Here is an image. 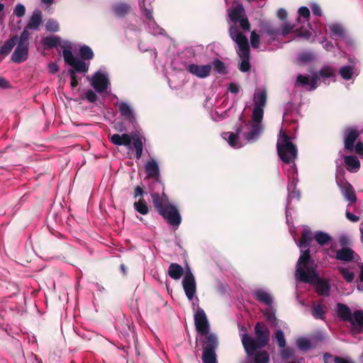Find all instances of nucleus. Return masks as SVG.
<instances>
[{"mask_svg": "<svg viewBox=\"0 0 363 363\" xmlns=\"http://www.w3.org/2000/svg\"><path fill=\"white\" fill-rule=\"evenodd\" d=\"M254 101L252 120L247 123L243 118V112H241L235 126V133H231L228 137V145L234 148H240L247 143H255L263 132L264 108L267 103L266 90L259 89L255 94Z\"/></svg>", "mask_w": 363, "mask_h": 363, "instance_id": "f257e3e1", "label": "nucleus"}, {"mask_svg": "<svg viewBox=\"0 0 363 363\" xmlns=\"http://www.w3.org/2000/svg\"><path fill=\"white\" fill-rule=\"evenodd\" d=\"M277 153L280 159L286 164H291L287 170L289 184L287 186L288 194L285 206L286 221L288 225L292 223L291 216L289 214V206L292 199H300V192L296 187L298 182V170L294 163L297 157V148L290 141V138L285 133L282 128L279 131V138L277 143Z\"/></svg>", "mask_w": 363, "mask_h": 363, "instance_id": "f03ea898", "label": "nucleus"}, {"mask_svg": "<svg viewBox=\"0 0 363 363\" xmlns=\"http://www.w3.org/2000/svg\"><path fill=\"white\" fill-rule=\"evenodd\" d=\"M296 280L315 286V290L320 296H328L330 294V285L328 280L319 277L314 262L303 266H296Z\"/></svg>", "mask_w": 363, "mask_h": 363, "instance_id": "7ed1b4c3", "label": "nucleus"}, {"mask_svg": "<svg viewBox=\"0 0 363 363\" xmlns=\"http://www.w3.org/2000/svg\"><path fill=\"white\" fill-rule=\"evenodd\" d=\"M281 35L279 30L271 24L264 26V32L259 35L255 30H252L250 34V45L254 49H259L262 47V51L274 50V47L271 46L272 43L279 42Z\"/></svg>", "mask_w": 363, "mask_h": 363, "instance_id": "20e7f679", "label": "nucleus"}, {"mask_svg": "<svg viewBox=\"0 0 363 363\" xmlns=\"http://www.w3.org/2000/svg\"><path fill=\"white\" fill-rule=\"evenodd\" d=\"M230 38L235 43V50L240 57V69L243 72H248L251 68L250 62V50L247 37L235 28L230 29Z\"/></svg>", "mask_w": 363, "mask_h": 363, "instance_id": "39448f33", "label": "nucleus"}, {"mask_svg": "<svg viewBox=\"0 0 363 363\" xmlns=\"http://www.w3.org/2000/svg\"><path fill=\"white\" fill-rule=\"evenodd\" d=\"M228 18L233 23L229 28L230 35L231 28H235L242 33L250 31V23L242 3L233 2L231 8L228 9Z\"/></svg>", "mask_w": 363, "mask_h": 363, "instance_id": "423d86ee", "label": "nucleus"}, {"mask_svg": "<svg viewBox=\"0 0 363 363\" xmlns=\"http://www.w3.org/2000/svg\"><path fill=\"white\" fill-rule=\"evenodd\" d=\"M154 208L166 221L174 229H177L182 223V216L178 208L173 204L164 206L162 205L158 196L154 199Z\"/></svg>", "mask_w": 363, "mask_h": 363, "instance_id": "0eeeda50", "label": "nucleus"}, {"mask_svg": "<svg viewBox=\"0 0 363 363\" xmlns=\"http://www.w3.org/2000/svg\"><path fill=\"white\" fill-rule=\"evenodd\" d=\"M312 241V232L309 227L304 226L301 239L296 242L301 249V255L296 262V266L311 264L313 262L311 257L310 245Z\"/></svg>", "mask_w": 363, "mask_h": 363, "instance_id": "6e6552de", "label": "nucleus"}, {"mask_svg": "<svg viewBox=\"0 0 363 363\" xmlns=\"http://www.w3.org/2000/svg\"><path fill=\"white\" fill-rule=\"evenodd\" d=\"M330 37L335 41L336 46L341 49L343 43L347 47H352L353 41L348 35L344 27L337 23L329 26Z\"/></svg>", "mask_w": 363, "mask_h": 363, "instance_id": "1a4fd4ad", "label": "nucleus"}, {"mask_svg": "<svg viewBox=\"0 0 363 363\" xmlns=\"http://www.w3.org/2000/svg\"><path fill=\"white\" fill-rule=\"evenodd\" d=\"M62 55L66 64L72 67L70 69L74 70V73L87 72L89 65L82 60L75 57L69 48H65L62 51Z\"/></svg>", "mask_w": 363, "mask_h": 363, "instance_id": "9d476101", "label": "nucleus"}, {"mask_svg": "<svg viewBox=\"0 0 363 363\" xmlns=\"http://www.w3.org/2000/svg\"><path fill=\"white\" fill-rule=\"evenodd\" d=\"M194 323L198 333L206 334L210 331V325L203 308L197 307L194 315Z\"/></svg>", "mask_w": 363, "mask_h": 363, "instance_id": "9b49d317", "label": "nucleus"}, {"mask_svg": "<svg viewBox=\"0 0 363 363\" xmlns=\"http://www.w3.org/2000/svg\"><path fill=\"white\" fill-rule=\"evenodd\" d=\"M336 182L343 196L349 202L348 206L356 203L357 196L352 186L345 181L344 178H340L337 175L336 176Z\"/></svg>", "mask_w": 363, "mask_h": 363, "instance_id": "f8f14e48", "label": "nucleus"}, {"mask_svg": "<svg viewBox=\"0 0 363 363\" xmlns=\"http://www.w3.org/2000/svg\"><path fill=\"white\" fill-rule=\"evenodd\" d=\"M318 76L317 72H312L311 75L298 74L296 84L298 86L308 91H313L317 88Z\"/></svg>", "mask_w": 363, "mask_h": 363, "instance_id": "ddd939ff", "label": "nucleus"}, {"mask_svg": "<svg viewBox=\"0 0 363 363\" xmlns=\"http://www.w3.org/2000/svg\"><path fill=\"white\" fill-rule=\"evenodd\" d=\"M145 191L143 189L137 186L134 190L133 197L134 199L139 198L138 201H135L133 204L135 210L142 215H147L149 213V208L143 196Z\"/></svg>", "mask_w": 363, "mask_h": 363, "instance_id": "4468645a", "label": "nucleus"}, {"mask_svg": "<svg viewBox=\"0 0 363 363\" xmlns=\"http://www.w3.org/2000/svg\"><path fill=\"white\" fill-rule=\"evenodd\" d=\"M109 84V79L106 74L97 72L92 77L91 85L99 94L105 91Z\"/></svg>", "mask_w": 363, "mask_h": 363, "instance_id": "2eb2a0df", "label": "nucleus"}, {"mask_svg": "<svg viewBox=\"0 0 363 363\" xmlns=\"http://www.w3.org/2000/svg\"><path fill=\"white\" fill-rule=\"evenodd\" d=\"M182 285L187 298L191 301L195 296L196 286L194 277L191 272L186 274L182 281Z\"/></svg>", "mask_w": 363, "mask_h": 363, "instance_id": "dca6fc26", "label": "nucleus"}, {"mask_svg": "<svg viewBox=\"0 0 363 363\" xmlns=\"http://www.w3.org/2000/svg\"><path fill=\"white\" fill-rule=\"evenodd\" d=\"M16 45L17 46L11 57V60L15 63L20 64L28 59L29 45L20 43H16Z\"/></svg>", "mask_w": 363, "mask_h": 363, "instance_id": "f3484780", "label": "nucleus"}, {"mask_svg": "<svg viewBox=\"0 0 363 363\" xmlns=\"http://www.w3.org/2000/svg\"><path fill=\"white\" fill-rule=\"evenodd\" d=\"M252 296L258 302L269 308L272 307L273 297L267 290L262 288L255 289L252 292Z\"/></svg>", "mask_w": 363, "mask_h": 363, "instance_id": "a211bd4d", "label": "nucleus"}, {"mask_svg": "<svg viewBox=\"0 0 363 363\" xmlns=\"http://www.w3.org/2000/svg\"><path fill=\"white\" fill-rule=\"evenodd\" d=\"M212 66L211 65H198L195 64L189 65L186 70L199 78H205L208 77L211 71Z\"/></svg>", "mask_w": 363, "mask_h": 363, "instance_id": "6ab92c4d", "label": "nucleus"}, {"mask_svg": "<svg viewBox=\"0 0 363 363\" xmlns=\"http://www.w3.org/2000/svg\"><path fill=\"white\" fill-rule=\"evenodd\" d=\"M200 340H201L203 350L208 349L216 350L218 347V338L215 334L210 333V331L206 334H201Z\"/></svg>", "mask_w": 363, "mask_h": 363, "instance_id": "aec40b11", "label": "nucleus"}, {"mask_svg": "<svg viewBox=\"0 0 363 363\" xmlns=\"http://www.w3.org/2000/svg\"><path fill=\"white\" fill-rule=\"evenodd\" d=\"M349 322L352 325V330L354 333L363 332V311H355Z\"/></svg>", "mask_w": 363, "mask_h": 363, "instance_id": "412c9836", "label": "nucleus"}, {"mask_svg": "<svg viewBox=\"0 0 363 363\" xmlns=\"http://www.w3.org/2000/svg\"><path fill=\"white\" fill-rule=\"evenodd\" d=\"M359 136V133L357 130L352 128H347L344 138L345 148L347 150L352 151L354 149V143Z\"/></svg>", "mask_w": 363, "mask_h": 363, "instance_id": "4be33fe9", "label": "nucleus"}, {"mask_svg": "<svg viewBox=\"0 0 363 363\" xmlns=\"http://www.w3.org/2000/svg\"><path fill=\"white\" fill-rule=\"evenodd\" d=\"M352 65L342 66L340 69V74L341 77L345 80H350L353 77L358 76L359 72L355 67L356 61H352Z\"/></svg>", "mask_w": 363, "mask_h": 363, "instance_id": "5701e85b", "label": "nucleus"}, {"mask_svg": "<svg viewBox=\"0 0 363 363\" xmlns=\"http://www.w3.org/2000/svg\"><path fill=\"white\" fill-rule=\"evenodd\" d=\"M336 69L330 65H324L319 71L320 76L325 84H329L330 81L335 82L336 79Z\"/></svg>", "mask_w": 363, "mask_h": 363, "instance_id": "b1692460", "label": "nucleus"}, {"mask_svg": "<svg viewBox=\"0 0 363 363\" xmlns=\"http://www.w3.org/2000/svg\"><path fill=\"white\" fill-rule=\"evenodd\" d=\"M17 40L18 35H15L6 40L4 44H0V56H1L0 62L11 52L12 49L17 43Z\"/></svg>", "mask_w": 363, "mask_h": 363, "instance_id": "393cba45", "label": "nucleus"}, {"mask_svg": "<svg viewBox=\"0 0 363 363\" xmlns=\"http://www.w3.org/2000/svg\"><path fill=\"white\" fill-rule=\"evenodd\" d=\"M132 138L133 135L131 136L127 133L122 135L116 133L111 136L110 141L115 145L129 147L132 143Z\"/></svg>", "mask_w": 363, "mask_h": 363, "instance_id": "a878e982", "label": "nucleus"}, {"mask_svg": "<svg viewBox=\"0 0 363 363\" xmlns=\"http://www.w3.org/2000/svg\"><path fill=\"white\" fill-rule=\"evenodd\" d=\"M145 169L148 178L155 179L156 183L159 182L160 170L155 160L148 161L145 165Z\"/></svg>", "mask_w": 363, "mask_h": 363, "instance_id": "bb28decb", "label": "nucleus"}, {"mask_svg": "<svg viewBox=\"0 0 363 363\" xmlns=\"http://www.w3.org/2000/svg\"><path fill=\"white\" fill-rule=\"evenodd\" d=\"M41 44L45 50L57 48L61 45V38L58 35H50L43 38Z\"/></svg>", "mask_w": 363, "mask_h": 363, "instance_id": "cd10ccee", "label": "nucleus"}, {"mask_svg": "<svg viewBox=\"0 0 363 363\" xmlns=\"http://www.w3.org/2000/svg\"><path fill=\"white\" fill-rule=\"evenodd\" d=\"M119 111L123 117L130 123L135 120L132 108L125 102H121L118 104Z\"/></svg>", "mask_w": 363, "mask_h": 363, "instance_id": "c85d7f7f", "label": "nucleus"}, {"mask_svg": "<svg viewBox=\"0 0 363 363\" xmlns=\"http://www.w3.org/2000/svg\"><path fill=\"white\" fill-rule=\"evenodd\" d=\"M344 162L347 166V169L350 172H357L360 168V162L355 156L346 155Z\"/></svg>", "mask_w": 363, "mask_h": 363, "instance_id": "c756f323", "label": "nucleus"}, {"mask_svg": "<svg viewBox=\"0 0 363 363\" xmlns=\"http://www.w3.org/2000/svg\"><path fill=\"white\" fill-rule=\"evenodd\" d=\"M337 314L344 321H350L352 317L350 308L345 304L338 303L337 304Z\"/></svg>", "mask_w": 363, "mask_h": 363, "instance_id": "7c9ffc66", "label": "nucleus"}, {"mask_svg": "<svg viewBox=\"0 0 363 363\" xmlns=\"http://www.w3.org/2000/svg\"><path fill=\"white\" fill-rule=\"evenodd\" d=\"M43 20L41 12L40 11H34L26 26L27 28L38 30Z\"/></svg>", "mask_w": 363, "mask_h": 363, "instance_id": "2f4dec72", "label": "nucleus"}, {"mask_svg": "<svg viewBox=\"0 0 363 363\" xmlns=\"http://www.w3.org/2000/svg\"><path fill=\"white\" fill-rule=\"evenodd\" d=\"M130 6L126 3H117L114 4L112 7V10L114 14L118 17H124L126 14H128L130 11Z\"/></svg>", "mask_w": 363, "mask_h": 363, "instance_id": "473e14b6", "label": "nucleus"}, {"mask_svg": "<svg viewBox=\"0 0 363 363\" xmlns=\"http://www.w3.org/2000/svg\"><path fill=\"white\" fill-rule=\"evenodd\" d=\"M354 252L350 248H342L339 250L335 255V258L338 260L350 262L354 258Z\"/></svg>", "mask_w": 363, "mask_h": 363, "instance_id": "72a5a7b5", "label": "nucleus"}, {"mask_svg": "<svg viewBox=\"0 0 363 363\" xmlns=\"http://www.w3.org/2000/svg\"><path fill=\"white\" fill-rule=\"evenodd\" d=\"M184 274V269L181 265L177 263H172L169 266L168 275L174 280L179 279Z\"/></svg>", "mask_w": 363, "mask_h": 363, "instance_id": "f704fd0d", "label": "nucleus"}, {"mask_svg": "<svg viewBox=\"0 0 363 363\" xmlns=\"http://www.w3.org/2000/svg\"><path fill=\"white\" fill-rule=\"evenodd\" d=\"M133 145L135 150V158L137 160L140 159L143 150V143L142 138L137 134L133 135Z\"/></svg>", "mask_w": 363, "mask_h": 363, "instance_id": "c9c22d12", "label": "nucleus"}, {"mask_svg": "<svg viewBox=\"0 0 363 363\" xmlns=\"http://www.w3.org/2000/svg\"><path fill=\"white\" fill-rule=\"evenodd\" d=\"M79 54L83 60H90L94 58V54L91 48L86 45L81 46L79 49Z\"/></svg>", "mask_w": 363, "mask_h": 363, "instance_id": "e433bc0d", "label": "nucleus"}, {"mask_svg": "<svg viewBox=\"0 0 363 363\" xmlns=\"http://www.w3.org/2000/svg\"><path fill=\"white\" fill-rule=\"evenodd\" d=\"M314 238L318 244L320 245H324L330 241L331 236L323 231H315Z\"/></svg>", "mask_w": 363, "mask_h": 363, "instance_id": "4c0bfd02", "label": "nucleus"}, {"mask_svg": "<svg viewBox=\"0 0 363 363\" xmlns=\"http://www.w3.org/2000/svg\"><path fill=\"white\" fill-rule=\"evenodd\" d=\"M202 361L203 363H216V350L209 349L203 350Z\"/></svg>", "mask_w": 363, "mask_h": 363, "instance_id": "58836bf2", "label": "nucleus"}, {"mask_svg": "<svg viewBox=\"0 0 363 363\" xmlns=\"http://www.w3.org/2000/svg\"><path fill=\"white\" fill-rule=\"evenodd\" d=\"M272 338L277 342L279 347H284L286 346V337L284 332L281 329H277L275 331Z\"/></svg>", "mask_w": 363, "mask_h": 363, "instance_id": "ea45409f", "label": "nucleus"}, {"mask_svg": "<svg viewBox=\"0 0 363 363\" xmlns=\"http://www.w3.org/2000/svg\"><path fill=\"white\" fill-rule=\"evenodd\" d=\"M338 270L347 282L350 283L353 281L354 279V274L353 272L345 267H339Z\"/></svg>", "mask_w": 363, "mask_h": 363, "instance_id": "a19ab883", "label": "nucleus"}, {"mask_svg": "<svg viewBox=\"0 0 363 363\" xmlns=\"http://www.w3.org/2000/svg\"><path fill=\"white\" fill-rule=\"evenodd\" d=\"M299 17L298 18V21H300L302 18L303 23H308L310 17V11L306 6H301L298 9V11Z\"/></svg>", "mask_w": 363, "mask_h": 363, "instance_id": "79ce46f5", "label": "nucleus"}, {"mask_svg": "<svg viewBox=\"0 0 363 363\" xmlns=\"http://www.w3.org/2000/svg\"><path fill=\"white\" fill-rule=\"evenodd\" d=\"M30 28H27L26 26L21 33L20 37L18 36L17 43L29 45V38L30 35V32L28 31Z\"/></svg>", "mask_w": 363, "mask_h": 363, "instance_id": "37998d69", "label": "nucleus"}, {"mask_svg": "<svg viewBox=\"0 0 363 363\" xmlns=\"http://www.w3.org/2000/svg\"><path fill=\"white\" fill-rule=\"evenodd\" d=\"M297 347L303 351H307L311 348V342L306 337H299L296 341Z\"/></svg>", "mask_w": 363, "mask_h": 363, "instance_id": "c03bdc74", "label": "nucleus"}, {"mask_svg": "<svg viewBox=\"0 0 363 363\" xmlns=\"http://www.w3.org/2000/svg\"><path fill=\"white\" fill-rule=\"evenodd\" d=\"M312 315L315 319L323 320L325 317V311L321 304H318L313 307L311 311Z\"/></svg>", "mask_w": 363, "mask_h": 363, "instance_id": "a18cd8bd", "label": "nucleus"}, {"mask_svg": "<svg viewBox=\"0 0 363 363\" xmlns=\"http://www.w3.org/2000/svg\"><path fill=\"white\" fill-rule=\"evenodd\" d=\"M280 354L284 359L292 358L294 355L295 351L294 348L285 346L284 347H279Z\"/></svg>", "mask_w": 363, "mask_h": 363, "instance_id": "49530a36", "label": "nucleus"}, {"mask_svg": "<svg viewBox=\"0 0 363 363\" xmlns=\"http://www.w3.org/2000/svg\"><path fill=\"white\" fill-rule=\"evenodd\" d=\"M45 28L47 31L55 33L60 30V26L57 21L49 19L45 24Z\"/></svg>", "mask_w": 363, "mask_h": 363, "instance_id": "de8ad7c7", "label": "nucleus"}, {"mask_svg": "<svg viewBox=\"0 0 363 363\" xmlns=\"http://www.w3.org/2000/svg\"><path fill=\"white\" fill-rule=\"evenodd\" d=\"M158 196L160 200V202L162 203V205L164 206H167V205H170L171 203H169V199H168V196L165 194V193H162V195H160L159 193L157 192H153V193H151V197H152V204L154 205V199H155V196Z\"/></svg>", "mask_w": 363, "mask_h": 363, "instance_id": "09e8293b", "label": "nucleus"}, {"mask_svg": "<svg viewBox=\"0 0 363 363\" xmlns=\"http://www.w3.org/2000/svg\"><path fill=\"white\" fill-rule=\"evenodd\" d=\"M297 115L298 112L294 110L291 111L285 112L283 116V122H296V121L297 120Z\"/></svg>", "mask_w": 363, "mask_h": 363, "instance_id": "8fccbe9b", "label": "nucleus"}, {"mask_svg": "<svg viewBox=\"0 0 363 363\" xmlns=\"http://www.w3.org/2000/svg\"><path fill=\"white\" fill-rule=\"evenodd\" d=\"M294 27H295L294 25H292L291 23H289V22H286L281 26V30H279V33H280L281 35L286 36L288 34H289L291 32H292Z\"/></svg>", "mask_w": 363, "mask_h": 363, "instance_id": "3c124183", "label": "nucleus"}, {"mask_svg": "<svg viewBox=\"0 0 363 363\" xmlns=\"http://www.w3.org/2000/svg\"><path fill=\"white\" fill-rule=\"evenodd\" d=\"M99 97L91 89H88L82 99H86L90 103H95L98 100Z\"/></svg>", "mask_w": 363, "mask_h": 363, "instance_id": "603ef678", "label": "nucleus"}, {"mask_svg": "<svg viewBox=\"0 0 363 363\" xmlns=\"http://www.w3.org/2000/svg\"><path fill=\"white\" fill-rule=\"evenodd\" d=\"M213 69L218 73H223L225 71V65L220 60L217 59L213 62Z\"/></svg>", "mask_w": 363, "mask_h": 363, "instance_id": "864d4df0", "label": "nucleus"}, {"mask_svg": "<svg viewBox=\"0 0 363 363\" xmlns=\"http://www.w3.org/2000/svg\"><path fill=\"white\" fill-rule=\"evenodd\" d=\"M266 319L273 323L274 325H277V318L275 316V313L273 311H265L263 312Z\"/></svg>", "mask_w": 363, "mask_h": 363, "instance_id": "5fc2aeb1", "label": "nucleus"}, {"mask_svg": "<svg viewBox=\"0 0 363 363\" xmlns=\"http://www.w3.org/2000/svg\"><path fill=\"white\" fill-rule=\"evenodd\" d=\"M26 13V8L21 4H18L13 10V14L17 17H22Z\"/></svg>", "mask_w": 363, "mask_h": 363, "instance_id": "6e6d98bb", "label": "nucleus"}, {"mask_svg": "<svg viewBox=\"0 0 363 363\" xmlns=\"http://www.w3.org/2000/svg\"><path fill=\"white\" fill-rule=\"evenodd\" d=\"M298 59V61L306 63L313 60V55L310 52H303L301 55H299Z\"/></svg>", "mask_w": 363, "mask_h": 363, "instance_id": "4d7b16f0", "label": "nucleus"}, {"mask_svg": "<svg viewBox=\"0 0 363 363\" xmlns=\"http://www.w3.org/2000/svg\"><path fill=\"white\" fill-rule=\"evenodd\" d=\"M68 74H69L70 78H71V86L72 88L76 87L79 84V82L77 79V75L74 73V70L68 69Z\"/></svg>", "mask_w": 363, "mask_h": 363, "instance_id": "13d9d810", "label": "nucleus"}, {"mask_svg": "<svg viewBox=\"0 0 363 363\" xmlns=\"http://www.w3.org/2000/svg\"><path fill=\"white\" fill-rule=\"evenodd\" d=\"M140 8L143 10V15L148 20H152L153 18L152 11L150 9L145 8V2H143V4H140Z\"/></svg>", "mask_w": 363, "mask_h": 363, "instance_id": "bf43d9fd", "label": "nucleus"}, {"mask_svg": "<svg viewBox=\"0 0 363 363\" xmlns=\"http://www.w3.org/2000/svg\"><path fill=\"white\" fill-rule=\"evenodd\" d=\"M312 38V33L310 30H306L304 32H300L296 36V39L303 38L306 40H310Z\"/></svg>", "mask_w": 363, "mask_h": 363, "instance_id": "052dcab7", "label": "nucleus"}, {"mask_svg": "<svg viewBox=\"0 0 363 363\" xmlns=\"http://www.w3.org/2000/svg\"><path fill=\"white\" fill-rule=\"evenodd\" d=\"M333 363H354L350 357H341L336 356L334 357Z\"/></svg>", "mask_w": 363, "mask_h": 363, "instance_id": "680f3d73", "label": "nucleus"}, {"mask_svg": "<svg viewBox=\"0 0 363 363\" xmlns=\"http://www.w3.org/2000/svg\"><path fill=\"white\" fill-rule=\"evenodd\" d=\"M311 11L313 13V15L316 16H322V10L318 4H313L311 6Z\"/></svg>", "mask_w": 363, "mask_h": 363, "instance_id": "e2e57ef3", "label": "nucleus"}, {"mask_svg": "<svg viewBox=\"0 0 363 363\" xmlns=\"http://www.w3.org/2000/svg\"><path fill=\"white\" fill-rule=\"evenodd\" d=\"M240 91V86L236 84L231 82L228 84V91H230L233 94H238Z\"/></svg>", "mask_w": 363, "mask_h": 363, "instance_id": "0e129e2a", "label": "nucleus"}, {"mask_svg": "<svg viewBox=\"0 0 363 363\" xmlns=\"http://www.w3.org/2000/svg\"><path fill=\"white\" fill-rule=\"evenodd\" d=\"M346 218L352 222H357L359 220V217L352 213L349 211H346Z\"/></svg>", "mask_w": 363, "mask_h": 363, "instance_id": "69168bd1", "label": "nucleus"}, {"mask_svg": "<svg viewBox=\"0 0 363 363\" xmlns=\"http://www.w3.org/2000/svg\"><path fill=\"white\" fill-rule=\"evenodd\" d=\"M354 151L359 155H363V143L358 142L356 145H354Z\"/></svg>", "mask_w": 363, "mask_h": 363, "instance_id": "338daca9", "label": "nucleus"}, {"mask_svg": "<svg viewBox=\"0 0 363 363\" xmlns=\"http://www.w3.org/2000/svg\"><path fill=\"white\" fill-rule=\"evenodd\" d=\"M277 17L281 20H285L287 17V11L284 9H279L277 13Z\"/></svg>", "mask_w": 363, "mask_h": 363, "instance_id": "774afa93", "label": "nucleus"}]
</instances>
